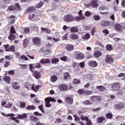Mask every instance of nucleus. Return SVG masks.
I'll use <instances>...</instances> for the list:
<instances>
[{"label": "nucleus", "mask_w": 125, "mask_h": 125, "mask_svg": "<svg viewBox=\"0 0 125 125\" xmlns=\"http://www.w3.org/2000/svg\"><path fill=\"white\" fill-rule=\"evenodd\" d=\"M111 88L113 91H117V94H122V91L118 83H115L112 84Z\"/></svg>", "instance_id": "nucleus-1"}, {"label": "nucleus", "mask_w": 125, "mask_h": 125, "mask_svg": "<svg viewBox=\"0 0 125 125\" xmlns=\"http://www.w3.org/2000/svg\"><path fill=\"white\" fill-rule=\"evenodd\" d=\"M64 21L68 22L76 21V17L73 16L71 15H67L64 16Z\"/></svg>", "instance_id": "nucleus-2"}, {"label": "nucleus", "mask_w": 125, "mask_h": 125, "mask_svg": "<svg viewBox=\"0 0 125 125\" xmlns=\"http://www.w3.org/2000/svg\"><path fill=\"white\" fill-rule=\"evenodd\" d=\"M32 42L35 45H40L42 43V40L39 37L33 38Z\"/></svg>", "instance_id": "nucleus-3"}, {"label": "nucleus", "mask_w": 125, "mask_h": 125, "mask_svg": "<svg viewBox=\"0 0 125 125\" xmlns=\"http://www.w3.org/2000/svg\"><path fill=\"white\" fill-rule=\"evenodd\" d=\"M1 105L6 108H11L12 107V104H10L9 103L3 100L1 102Z\"/></svg>", "instance_id": "nucleus-4"}, {"label": "nucleus", "mask_w": 125, "mask_h": 125, "mask_svg": "<svg viewBox=\"0 0 125 125\" xmlns=\"http://www.w3.org/2000/svg\"><path fill=\"white\" fill-rule=\"evenodd\" d=\"M105 61L106 63H108L109 64H111V63H113L114 61V59L111 57L109 55H106L105 59Z\"/></svg>", "instance_id": "nucleus-5"}, {"label": "nucleus", "mask_w": 125, "mask_h": 125, "mask_svg": "<svg viewBox=\"0 0 125 125\" xmlns=\"http://www.w3.org/2000/svg\"><path fill=\"white\" fill-rule=\"evenodd\" d=\"M8 46H9V45H4L6 51H12V52H14V51H15V47H14V45L10 46L9 47ZM7 47H8V49H7Z\"/></svg>", "instance_id": "nucleus-6"}, {"label": "nucleus", "mask_w": 125, "mask_h": 125, "mask_svg": "<svg viewBox=\"0 0 125 125\" xmlns=\"http://www.w3.org/2000/svg\"><path fill=\"white\" fill-rule=\"evenodd\" d=\"M88 7H98V4H97V1L96 0H93L91 3L87 5Z\"/></svg>", "instance_id": "nucleus-7"}, {"label": "nucleus", "mask_w": 125, "mask_h": 125, "mask_svg": "<svg viewBox=\"0 0 125 125\" xmlns=\"http://www.w3.org/2000/svg\"><path fill=\"white\" fill-rule=\"evenodd\" d=\"M90 100L92 102H97L100 101L101 97L99 96H93L91 97Z\"/></svg>", "instance_id": "nucleus-8"}, {"label": "nucleus", "mask_w": 125, "mask_h": 125, "mask_svg": "<svg viewBox=\"0 0 125 125\" xmlns=\"http://www.w3.org/2000/svg\"><path fill=\"white\" fill-rule=\"evenodd\" d=\"M59 87L60 90H61L62 91H67V90H68V89L69 88L68 86H67V85H65L64 84H62L60 85Z\"/></svg>", "instance_id": "nucleus-9"}, {"label": "nucleus", "mask_w": 125, "mask_h": 125, "mask_svg": "<svg viewBox=\"0 0 125 125\" xmlns=\"http://www.w3.org/2000/svg\"><path fill=\"white\" fill-rule=\"evenodd\" d=\"M75 57L77 60H83L84 58V55L82 53H79L75 54Z\"/></svg>", "instance_id": "nucleus-10"}, {"label": "nucleus", "mask_w": 125, "mask_h": 125, "mask_svg": "<svg viewBox=\"0 0 125 125\" xmlns=\"http://www.w3.org/2000/svg\"><path fill=\"white\" fill-rule=\"evenodd\" d=\"M73 98L70 97H66L64 100V102L69 105H72V104H73Z\"/></svg>", "instance_id": "nucleus-11"}, {"label": "nucleus", "mask_w": 125, "mask_h": 125, "mask_svg": "<svg viewBox=\"0 0 125 125\" xmlns=\"http://www.w3.org/2000/svg\"><path fill=\"white\" fill-rule=\"evenodd\" d=\"M33 76L37 80H39V79H41V73L39 72L38 71L35 70L33 72Z\"/></svg>", "instance_id": "nucleus-12"}, {"label": "nucleus", "mask_w": 125, "mask_h": 125, "mask_svg": "<svg viewBox=\"0 0 125 125\" xmlns=\"http://www.w3.org/2000/svg\"><path fill=\"white\" fill-rule=\"evenodd\" d=\"M115 30L118 32H122L123 30V26L121 24H116L115 25Z\"/></svg>", "instance_id": "nucleus-13"}, {"label": "nucleus", "mask_w": 125, "mask_h": 125, "mask_svg": "<svg viewBox=\"0 0 125 125\" xmlns=\"http://www.w3.org/2000/svg\"><path fill=\"white\" fill-rule=\"evenodd\" d=\"M18 119L19 120H25V119H27V114L23 113L21 115L18 114Z\"/></svg>", "instance_id": "nucleus-14"}, {"label": "nucleus", "mask_w": 125, "mask_h": 125, "mask_svg": "<svg viewBox=\"0 0 125 125\" xmlns=\"http://www.w3.org/2000/svg\"><path fill=\"white\" fill-rule=\"evenodd\" d=\"M40 62L42 64H48L50 63L51 61L49 59H42L41 60Z\"/></svg>", "instance_id": "nucleus-15"}, {"label": "nucleus", "mask_w": 125, "mask_h": 125, "mask_svg": "<svg viewBox=\"0 0 125 125\" xmlns=\"http://www.w3.org/2000/svg\"><path fill=\"white\" fill-rule=\"evenodd\" d=\"M19 84L18 83L15 82V83H12V85L13 87V88H14L15 89H20V86H19Z\"/></svg>", "instance_id": "nucleus-16"}, {"label": "nucleus", "mask_w": 125, "mask_h": 125, "mask_svg": "<svg viewBox=\"0 0 125 125\" xmlns=\"http://www.w3.org/2000/svg\"><path fill=\"white\" fill-rule=\"evenodd\" d=\"M45 106L47 108H50L51 107V104H50V102L48 100V99H46V98L45 99Z\"/></svg>", "instance_id": "nucleus-17"}, {"label": "nucleus", "mask_w": 125, "mask_h": 125, "mask_svg": "<svg viewBox=\"0 0 125 125\" xmlns=\"http://www.w3.org/2000/svg\"><path fill=\"white\" fill-rule=\"evenodd\" d=\"M105 119L106 118H105L104 117H100L97 118V123H98V124H101V123H102L103 121H105Z\"/></svg>", "instance_id": "nucleus-18"}, {"label": "nucleus", "mask_w": 125, "mask_h": 125, "mask_svg": "<svg viewBox=\"0 0 125 125\" xmlns=\"http://www.w3.org/2000/svg\"><path fill=\"white\" fill-rule=\"evenodd\" d=\"M94 57L96 58H99L101 55H102V53L99 51H97L94 53Z\"/></svg>", "instance_id": "nucleus-19"}, {"label": "nucleus", "mask_w": 125, "mask_h": 125, "mask_svg": "<svg viewBox=\"0 0 125 125\" xmlns=\"http://www.w3.org/2000/svg\"><path fill=\"white\" fill-rule=\"evenodd\" d=\"M70 38L72 39V40H78L79 39V36L76 34H71L70 35Z\"/></svg>", "instance_id": "nucleus-20"}, {"label": "nucleus", "mask_w": 125, "mask_h": 125, "mask_svg": "<svg viewBox=\"0 0 125 125\" xmlns=\"http://www.w3.org/2000/svg\"><path fill=\"white\" fill-rule=\"evenodd\" d=\"M89 65L90 66H91V67H97V66H98V63L95 61H91L89 62Z\"/></svg>", "instance_id": "nucleus-21"}, {"label": "nucleus", "mask_w": 125, "mask_h": 125, "mask_svg": "<svg viewBox=\"0 0 125 125\" xmlns=\"http://www.w3.org/2000/svg\"><path fill=\"white\" fill-rule=\"evenodd\" d=\"M3 80L7 83H10V77L9 76L4 77Z\"/></svg>", "instance_id": "nucleus-22"}, {"label": "nucleus", "mask_w": 125, "mask_h": 125, "mask_svg": "<svg viewBox=\"0 0 125 125\" xmlns=\"http://www.w3.org/2000/svg\"><path fill=\"white\" fill-rule=\"evenodd\" d=\"M30 119L34 123H36V122L39 121V118H38V117L33 116H30Z\"/></svg>", "instance_id": "nucleus-23"}, {"label": "nucleus", "mask_w": 125, "mask_h": 125, "mask_svg": "<svg viewBox=\"0 0 125 125\" xmlns=\"http://www.w3.org/2000/svg\"><path fill=\"white\" fill-rule=\"evenodd\" d=\"M64 80L67 81V80H70L71 79V76H70V74L69 73L66 72L64 74Z\"/></svg>", "instance_id": "nucleus-24"}, {"label": "nucleus", "mask_w": 125, "mask_h": 125, "mask_svg": "<svg viewBox=\"0 0 125 125\" xmlns=\"http://www.w3.org/2000/svg\"><path fill=\"white\" fill-rule=\"evenodd\" d=\"M41 30L42 32H46L47 34H50V29L48 28L42 27Z\"/></svg>", "instance_id": "nucleus-25"}, {"label": "nucleus", "mask_w": 125, "mask_h": 125, "mask_svg": "<svg viewBox=\"0 0 125 125\" xmlns=\"http://www.w3.org/2000/svg\"><path fill=\"white\" fill-rule=\"evenodd\" d=\"M37 107L35 106L34 105H28L26 107L27 110L29 111H31L32 110H36Z\"/></svg>", "instance_id": "nucleus-26"}, {"label": "nucleus", "mask_w": 125, "mask_h": 125, "mask_svg": "<svg viewBox=\"0 0 125 125\" xmlns=\"http://www.w3.org/2000/svg\"><path fill=\"white\" fill-rule=\"evenodd\" d=\"M66 47L67 50L68 51H71V50H73L74 49V46L71 44H68Z\"/></svg>", "instance_id": "nucleus-27"}, {"label": "nucleus", "mask_w": 125, "mask_h": 125, "mask_svg": "<svg viewBox=\"0 0 125 125\" xmlns=\"http://www.w3.org/2000/svg\"><path fill=\"white\" fill-rule=\"evenodd\" d=\"M82 39L87 40L88 39H90V35L88 33H86L82 36Z\"/></svg>", "instance_id": "nucleus-28"}, {"label": "nucleus", "mask_w": 125, "mask_h": 125, "mask_svg": "<svg viewBox=\"0 0 125 125\" xmlns=\"http://www.w3.org/2000/svg\"><path fill=\"white\" fill-rule=\"evenodd\" d=\"M8 39L9 40H10V41H11L12 42V41H14V40L16 39V36L14 34H10V36L8 37Z\"/></svg>", "instance_id": "nucleus-29"}, {"label": "nucleus", "mask_w": 125, "mask_h": 125, "mask_svg": "<svg viewBox=\"0 0 125 125\" xmlns=\"http://www.w3.org/2000/svg\"><path fill=\"white\" fill-rule=\"evenodd\" d=\"M85 17L83 15H80V17H76V21H81V20H84Z\"/></svg>", "instance_id": "nucleus-30"}, {"label": "nucleus", "mask_w": 125, "mask_h": 125, "mask_svg": "<svg viewBox=\"0 0 125 125\" xmlns=\"http://www.w3.org/2000/svg\"><path fill=\"white\" fill-rule=\"evenodd\" d=\"M9 19H10L12 23H14L15 22V20H16V17H15V16L12 15L10 16Z\"/></svg>", "instance_id": "nucleus-31"}, {"label": "nucleus", "mask_w": 125, "mask_h": 125, "mask_svg": "<svg viewBox=\"0 0 125 125\" xmlns=\"http://www.w3.org/2000/svg\"><path fill=\"white\" fill-rule=\"evenodd\" d=\"M79 31V29H78V28L76 27H73L70 29V32L71 33H77Z\"/></svg>", "instance_id": "nucleus-32"}, {"label": "nucleus", "mask_w": 125, "mask_h": 125, "mask_svg": "<svg viewBox=\"0 0 125 125\" xmlns=\"http://www.w3.org/2000/svg\"><path fill=\"white\" fill-rule=\"evenodd\" d=\"M102 26L106 27V26H109V25H110V22L103 21L102 22Z\"/></svg>", "instance_id": "nucleus-33"}, {"label": "nucleus", "mask_w": 125, "mask_h": 125, "mask_svg": "<svg viewBox=\"0 0 125 125\" xmlns=\"http://www.w3.org/2000/svg\"><path fill=\"white\" fill-rule=\"evenodd\" d=\"M115 108L118 110H120V109H122V108H124V105L123 104H118L115 105Z\"/></svg>", "instance_id": "nucleus-34"}, {"label": "nucleus", "mask_w": 125, "mask_h": 125, "mask_svg": "<svg viewBox=\"0 0 125 125\" xmlns=\"http://www.w3.org/2000/svg\"><path fill=\"white\" fill-rule=\"evenodd\" d=\"M96 88L99 89L100 91H104V90H105V87H104L103 86H97Z\"/></svg>", "instance_id": "nucleus-35"}, {"label": "nucleus", "mask_w": 125, "mask_h": 125, "mask_svg": "<svg viewBox=\"0 0 125 125\" xmlns=\"http://www.w3.org/2000/svg\"><path fill=\"white\" fill-rule=\"evenodd\" d=\"M10 32V34H16V31H15L14 26H12V27H11Z\"/></svg>", "instance_id": "nucleus-36"}, {"label": "nucleus", "mask_w": 125, "mask_h": 125, "mask_svg": "<svg viewBox=\"0 0 125 125\" xmlns=\"http://www.w3.org/2000/svg\"><path fill=\"white\" fill-rule=\"evenodd\" d=\"M57 81V76L53 75L51 78V81L52 83H55Z\"/></svg>", "instance_id": "nucleus-37"}, {"label": "nucleus", "mask_w": 125, "mask_h": 125, "mask_svg": "<svg viewBox=\"0 0 125 125\" xmlns=\"http://www.w3.org/2000/svg\"><path fill=\"white\" fill-rule=\"evenodd\" d=\"M78 93H79V94H81V95H85V90L83 89H80L78 91Z\"/></svg>", "instance_id": "nucleus-38"}, {"label": "nucleus", "mask_w": 125, "mask_h": 125, "mask_svg": "<svg viewBox=\"0 0 125 125\" xmlns=\"http://www.w3.org/2000/svg\"><path fill=\"white\" fill-rule=\"evenodd\" d=\"M93 18L95 21H99L101 19V17L98 15L94 16Z\"/></svg>", "instance_id": "nucleus-39"}, {"label": "nucleus", "mask_w": 125, "mask_h": 125, "mask_svg": "<svg viewBox=\"0 0 125 125\" xmlns=\"http://www.w3.org/2000/svg\"><path fill=\"white\" fill-rule=\"evenodd\" d=\"M43 4V2L42 1H40L39 3L36 4V8H40V7H42Z\"/></svg>", "instance_id": "nucleus-40"}, {"label": "nucleus", "mask_w": 125, "mask_h": 125, "mask_svg": "<svg viewBox=\"0 0 125 125\" xmlns=\"http://www.w3.org/2000/svg\"><path fill=\"white\" fill-rule=\"evenodd\" d=\"M106 50H108V51H111L112 49H113V48L112 47V45L110 44H107L106 46Z\"/></svg>", "instance_id": "nucleus-41"}, {"label": "nucleus", "mask_w": 125, "mask_h": 125, "mask_svg": "<svg viewBox=\"0 0 125 125\" xmlns=\"http://www.w3.org/2000/svg\"><path fill=\"white\" fill-rule=\"evenodd\" d=\"M59 62V59H52V64H56V63H58Z\"/></svg>", "instance_id": "nucleus-42"}, {"label": "nucleus", "mask_w": 125, "mask_h": 125, "mask_svg": "<svg viewBox=\"0 0 125 125\" xmlns=\"http://www.w3.org/2000/svg\"><path fill=\"white\" fill-rule=\"evenodd\" d=\"M81 120L82 121H85L86 122L88 121L89 120H88V118L86 116H83L82 117H81Z\"/></svg>", "instance_id": "nucleus-43"}, {"label": "nucleus", "mask_w": 125, "mask_h": 125, "mask_svg": "<svg viewBox=\"0 0 125 125\" xmlns=\"http://www.w3.org/2000/svg\"><path fill=\"white\" fill-rule=\"evenodd\" d=\"M31 11H35V7L32 6L28 9L27 12H31Z\"/></svg>", "instance_id": "nucleus-44"}, {"label": "nucleus", "mask_w": 125, "mask_h": 125, "mask_svg": "<svg viewBox=\"0 0 125 125\" xmlns=\"http://www.w3.org/2000/svg\"><path fill=\"white\" fill-rule=\"evenodd\" d=\"M73 83H75V84L77 83H81V80L77 79H74L73 81Z\"/></svg>", "instance_id": "nucleus-45"}, {"label": "nucleus", "mask_w": 125, "mask_h": 125, "mask_svg": "<svg viewBox=\"0 0 125 125\" xmlns=\"http://www.w3.org/2000/svg\"><path fill=\"white\" fill-rule=\"evenodd\" d=\"M15 9H17L18 10H20L21 9V8L20 7V5L18 3H16L15 5Z\"/></svg>", "instance_id": "nucleus-46"}, {"label": "nucleus", "mask_w": 125, "mask_h": 125, "mask_svg": "<svg viewBox=\"0 0 125 125\" xmlns=\"http://www.w3.org/2000/svg\"><path fill=\"white\" fill-rule=\"evenodd\" d=\"M34 115H35V116H36L37 117H42V114L40 113H39V112L38 111L35 112L34 113Z\"/></svg>", "instance_id": "nucleus-47"}, {"label": "nucleus", "mask_w": 125, "mask_h": 125, "mask_svg": "<svg viewBox=\"0 0 125 125\" xmlns=\"http://www.w3.org/2000/svg\"><path fill=\"white\" fill-rule=\"evenodd\" d=\"M96 32V28L93 27L91 30V34L92 35V36H94V33Z\"/></svg>", "instance_id": "nucleus-48"}, {"label": "nucleus", "mask_w": 125, "mask_h": 125, "mask_svg": "<svg viewBox=\"0 0 125 125\" xmlns=\"http://www.w3.org/2000/svg\"><path fill=\"white\" fill-rule=\"evenodd\" d=\"M106 119H112V118H113V115L111 113H107L106 115Z\"/></svg>", "instance_id": "nucleus-49"}, {"label": "nucleus", "mask_w": 125, "mask_h": 125, "mask_svg": "<svg viewBox=\"0 0 125 125\" xmlns=\"http://www.w3.org/2000/svg\"><path fill=\"white\" fill-rule=\"evenodd\" d=\"M46 99H48V100L50 102V101L51 102H55L56 101V100H55V99H54V98H53L48 97V98H46Z\"/></svg>", "instance_id": "nucleus-50"}, {"label": "nucleus", "mask_w": 125, "mask_h": 125, "mask_svg": "<svg viewBox=\"0 0 125 125\" xmlns=\"http://www.w3.org/2000/svg\"><path fill=\"white\" fill-rule=\"evenodd\" d=\"M10 65V62L8 61H6L4 62V67H5V68H7V67H8V66H9Z\"/></svg>", "instance_id": "nucleus-51"}, {"label": "nucleus", "mask_w": 125, "mask_h": 125, "mask_svg": "<svg viewBox=\"0 0 125 125\" xmlns=\"http://www.w3.org/2000/svg\"><path fill=\"white\" fill-rule=\"evenodd\" d=\"M24 32L25 34H29V33L30 32V28L27 27L25 28L24 29Z\"/></svg>", "instance_id": "nucleus-52"}, {"label": "nucleus", "mask_w": 125, "mask_h": 125, "mask_svg": "<svg viewBox=\"0 0 125 125\" xmlns=\"http://www.w3.org/2000/svg\"><path fill=\"white\" fill-rule=\"evenodd\" d=\"M13 57L11 55L6 56L4 58L6 60H10V59H12Z\"/></svg>", "instance_id": "nucleus-53"}, {"label": "nucleus", "mask_w": 125, "mask_h": 125, "mask_svg": "<svg viewBox=\"0 0 125 125\" xmlns=\"http://www.w3.org/2000/svg\"><path fill=\"white\" fill-rule=\"evenodd\" d=\"M39 109L41 110L42 113H45V111L43 109V107L42 106V105L39 106Z\"/></svg>", "instance_id": "nucleus-54"}, {"label": "nucleus", "mask_w": 125, "mask_h": 125, "mask_svg": "<svg viewBox=\"0 0 125 125\" xmlns=\"http://www.w3.org/2000/svg\"><path fill=\"white\" fill-rule=\"evenodd\" d=\"M20 66L21 68H22V69H26V68L28 67V65L27 64H20Z\"/></svg>", "instance_id": "nucleus-55"}, {"label": "nucleus", "mask_w": 125, "mask_h": 125, "mask_svg": "<svg viewBox=\"0 0 125 125\" xmlns=\"http://www.w3.org/2000/svg\"><path fill=\"white\" fill-rule=\"evenodd\" d=\"M28 43H29V40H27V39H25L24 40V42H23V45L25 46H27V44H28Z\"/></svg>", "instance_id": "nucleus-56"}, {"label": "nucleus", "mask_w": 125, "mask_h": 125, "mask_svg": "<svg viewBox=\"0 0 125 125\" xmlns=\"http://www.w3.org/2000/svg\"><path fill=\"white\" fill-rule=\"evenodd\" d=\"M90 94H92V92L91 91L85 90V95H90Z\"/></svg>", "instance_id": "nucleus-57"}, {"label": "nucleus", "mask_w": 125, "mask_h": 125, "mask_svg": "<svg viewBox=\"0 0 125 125\" xmlns=\"http://www.w3.org/2000/svg\"><path fill=\"white\" fill-rule=\"evenodd\" d=\"M34 66L35 68H41L42 66L41 65V63H35L34 64Z\"/></svg>", "instance_id": "nucleus-58"}, {"label": "nucleus", "mask_w": 125, "mask_h": 125, "mask_svg": "<svg viewBox=\"0 0 125 125\" xmlns=\"http://www.w3.org/2000/svg\"><path fill=\"white\" fill-rule=\"evenodd\" d=\"M61 60H62V61H64V62H66L67 60V57L64 56L61 58Z\"/></svg>", "instance_id": "nucleus-59"}, {"label": "nucleus", "mask_w": 125, "mask_h": 125, "mask_svg": "<svg viewBox=\"0 0 125 125\" xmlns=\"http://www.w3.org/2000/svg\"><path fill=\"white\" fill-rule=\"evenodd\" d=\"M8 9L9 10H10V11H12V10H15V6H10L8 7Z\"/></svg>", "instance_id": "nucleus-60"}, {"label": "nucleus", "mask_w": 125, "mask_h": 125, "mask_svg": "<svg viewBox=\"0 0 125 125\" xmlns=\"http://www.w3.org/2000/svg\"><path fill=\"white\" fill-rule=\"evenodd\" d=\"M85 16H87V17H88L89 16H90V15H91V13H90L88 11H87L85 13Z\"/></svg>", "instance_id": "nucleus-61"}, {"label": "nucleus", "mask_w": 125, "mask_h": 125, "mask_svg": "<svg viewBox=\"0 0 125 125\" xmlns=\"http://www.w3.org/2000/svg\"><path fill=\"white\" fill-rule=\"evenodd\" d=\"M83 104H84V105H88L90 104V101H89V100L84 101L83 102Z\"/></svg>", "instance_id": "nucleus-62"}, {"label": "nucleus", "mask_w": 125, "mask_h": 125, "mask_svg": "<svg viewBox=\"0 0 125 125\" xmlns=\"http://www.w3.org/2000/svg\"><path fill=\"white\" fill-rule=\"evenodd\" d=\"M86 125H92V122H91V121L89 120L86 123Z\"/></svg>", "instance_id": "nucleus-63"}, {"label": "nucleus", "mask_w": 125, "mask_h": 125, "mask_svg": "<svg viewBox=\"0 0 125 125\" xmlns=\"http://www.w3.org/2000/svg\"><path fill=\"white\" fill-rule=\"evenodd\" d=\"M121 5L123 7H125V0H123L121 2Z\"/></svg>", "instance_id": "nucleus-64"}]
</instances>
